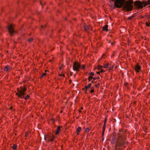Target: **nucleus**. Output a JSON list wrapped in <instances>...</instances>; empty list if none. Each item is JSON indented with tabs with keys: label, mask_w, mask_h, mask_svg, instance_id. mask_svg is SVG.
Segmentation results:
<instances>
[{
	"label": "nucleus",
	"mask_w": 150,
	"mask_h": 150,
	"mask_svg": "<svg viewBox=\"0 0 150 150\" xmlns=\"http://www.w3.org/2000/svg\"><path fill=\"white\" fill-rule=\"evenodd\" d=\"M94 91V90L93 89H92L90 91V92L91 93L93 92Z\"/></svg>",
	"instance_id": "35"
},
{
	"label": "nucleus",
	"mask_w": 150,
	"mask_h": 150,
	"mask_svg": "<svg viewBox=\"0 0 150 150\" xmlns=\"http://www.w3.org/2000/svg\"><path fill=\"white\" fill-rule=\"evenodd\" d=\"M18 90V92L16 93V95L18 96L21 98H23V96L25 95V92L26 91V89L25 88L21 87L18 90V88L17 89Z\"/></svg>",
	"instance_id": "4"
},
{
	"label": "nucleus",
	"mask_w": 150,
	"mask_h": 150,
	"mask_svg": "<svg viewBox=\"0 0 150 150\" xmlns=\"http://www.w3.org/2000/svg\"><path fill=\"white\" fill-rule=\"evenodd\" d=\"M46 74V73H42V74L41 76V77L42 78L43 76H45Z\"/></svg>",
	"instance_id": "28"
},
{
	"label": "nucleus",
	"mask_w": 150,
	"mask_h": 150,
	"mask_svg": "<svg viewBox=\"0 0 150 150\" xmlns=\"http://www.w3.org/2000/svg\"><path fill=\"white\" fill-rule=\"evenodd\" d=\"M144 6L145 7L146 5H149L150 4V0H148L146 2H143Z\"/></svg>",
	"instance_id": "10"
},
{
	"label": "nucleus",
	"mask_w": 150,
	"mask_h": 150,
	"mask_svg": "<svg viewBox=\"0 0 150 150\" xmlns=\"http://www.w3.org/2000/svg\"><path fill=\"white\" fill-rule=\"evenodd\" d=\"M93 77L91 76H90L88 78V80H89V81H91V80L93 78Z\"/></svg>",
	"instance_id": "24"
},
{
	"label": "nucleus",
	"mask_w": 150,
	"mask_h": 150,
	"mask_svg": "<svg viewBox=\"0 0 150 150\" xmlns=\"http://www.w3.org/2000/svg\"><path fill=\"white\" fill-rule=\"evenodd\" d=\"M85 93H87V92L86 91H85Z\"/></svg>",
	"instance_id": "47"
},
{
	"label": "nucleus",
	"mask_w": 150,
	"mask_h": 150,
	"mask_svg": "<svg viewBox=\"0 0 150 150\" xmlns=\"http://www.w3.org/2000/svg\"><path fill=\"white\" fill-rule=\"evenodd\" d=\"M135 70L137 72H139L141 70V67L138 64H137L135 66Z\"/></svg>",
	"instance_id": "9"
},
{
	"label": "nucleus",
	"mask_w": 150,
	"mask_h": 150,
	"mask_svg": "<svg viewBox=\"0 0 150 150\" xmlns=\"http://www.w3.org/2000/svg\"><path fill=\"white\" fill-rule=\"evenodd\" d=\"M103 58V56H102L101 57V58H100V59H99L98 60H100V59H101V58Z\"/></svg>",
	"instance_id": "42"
},
{
	"label": "nucleus",
	"mask_w": 150,
	"mask_h": 150,
	"mask_svg": "<svg viewBox=\"0 0 150 150\" xmlns=\"http://www.w3.org/2000/svg\"><path fill=\"white\" fill-rule=\"evenodd\" d=\"M91 86V84H90L88 85L85 86L84 87V88L86 89V90H87V89L90 88Z\"/></svg>",
	"instance_id": "14"
},
{
	"label": "nucleus",
	"mask_w": 150,
	"mask_h": 150,
	"mask_svg": "<svg viewBox=\"0 0 150 150\" xmlns=\"http://www.w3.org/2000/svg\"><path fill=\"white\" fill-rule=\"evenodd\" d=\"M103 67L102 66L100 65H98V70H100V69H101Z\"/></svg>",
	"instance_id": "19"
},
{
	"label": "nucleus",
	"mask_w": 150,
	"mask_h": 150,
	"mask_svg": "<svg viewBox=\"0 0 150 150\" xmlns=\"http://www.w3.org/2000/svg\"><path fill=\"white\" fill-rule=\"evenodd\" d=\"M60 131V127H58L57 129L55 134L57 135Z\"/></svg>",
	"instance_id": "11"
},
{
	"label": "nucleus",
	"mask_w": 150,
	"mask_h": 150,
	"mask_svg": "<svg viewBox=\"0 0 150 150\" xmlns=\"http://www.w3.org/2000/svg\"><path fill=\"white\" fill-rule=\"evenodd\" d=\"M43 27H44V26H43L42 25V26H41V28H43Z\"/></svg>",
	"instance_id": "45"
},
{
	"label": "nucleus",
	"mask_w": 150,
	"mask_h": 150,
	"mask_svg": "<svg viewBox=\"0 0 150 150\" xmlns=\"http://www.w3.org/2000/svg\"><path fill=\"white\" fill-rule=\"evenodd\" d=\"M83 109V108L82 107L81 108V109Z\"/></svg>",
	"instance_id": "49"
},
{
	"label": "nucleus",
	"mask_w": 150,
	"mask_h": 150,
	"mask_svg": "<svg viewBox=\"0 0 150 150\" xmlns=\"http://www.w3.org/2000/svg\"><path fill=\"white\" fill-rule=\"evenodd\" d=\"M40 4H41V5H42V3H41V2H40Z\"/></svg>",
	"instance_id": "48"
},
{
	"label": "nucleus",
	"mask_w": 150,
	"mask_h": 150,
	"mask_svg": "<svg viewBox=\"0 0 150 150\" xmlns=\"http://www.w3.org/2000/svg\"><path fill=\"white\" fill-rule=\"evenodd\" d=\"M99 84L98 83H96L95 84V86L96 88H98L99 87Z\"/></svg>",
	"instance_id": "27"
},
{
	"label": "nucleus",
	"mask_w": 150,
	"mask_h": 150,
	"mask_svg": "<svg viewBox=\"0 0 150 150\" xmlns=\"http://www.w3.org/2000/svg\"><path fill=\"white\" fill-rule=\"evenodd\" d=\"M9 68H10V67L8 65L5 66V68L4 69V71H8V70L9 69Z\"/></svg>",
	"instance_id": "13"
},
{
	"label": "nucleus",
	"mask_w": 150,
	"mask_h": 150,
	"mask_svg": "<svg viewBox=\"0 0 150 150\" xmlns=\"http://www.w3.org/2000/svg\"><path fill=\"white\" fill-rule=\"evenodd\" d=\"M89 129L88 128H87L86 129L85 131L86 132H89Z\"/></svg>",
	"instance_id": "26"
},
{
	"label": "nucleus",
	"mask_w": 150,
	"mask_h": 150,
	"mask_svg": "<svg viewBox=\"0 0 150 150\" xmlns=\"http://www.w3.org/2000/svg\"><path fill=\"white\" fill-rule=\"evenodd\" d=\"M12 148L13 149H16L17 146L16 145H13Z\"/></svg>",
	"instance_id": "21"
},
{
	"label": "nucleus",
	"mask_w": 150,
	"mask_h": 150,
	"mask_svg": "<svg viewBox=\"0 0 150 150\" xmlns=\"http://www.w3.org/2000/svg\"><path fill=\"white\" fill-rule=\"evenodd\" d=\"M114 65H112L111 67H109L108 68L109 70H112L113 68Z\"/></svg>",
	"instance_id": "20"
},
{
	"label": "nucleus",
	"mask_w": 150,
	"mask_h": 150,
	"mask_svg": "<svg viewBox=\"0 0 150 150\" xmlns=\"http://www.w3.org/2000/svg\"><path fill=\"white\" fill-rule=\"evenodd\" d=\"M126 0H116L114 2V4H112V1L114 0H111L110 1V4L111 8L112 9H115L116 7L117 8H120L123 5L124 2Z\"/></svg>",
	"instance_id": "1"
},
{
	"label": "nucleus",
	"mask_w": 150,
	"mask_h": 150,
	"mask_svg": "<svg viewBox=\"0 0 150 150\" xmlns=\"http://www.w3.org/2000/svg\"><path fill=\"white\" fill-rule=\"evenodd\" d=\"M106 125H105V123H104L103 129V131H105L106 128Z\"/></svg>",
	"instance_id": "17"
},
{
	"label": "nucleus",
	"mask_w": 150,
	"mask_h": 150,
	"mask_svg": "<svg viewBox=\"0 0 150 150\" xmlns=\"http://www.w3.org/2000/svg\"><path fill=\"white\" fill-rule=\"evenodd\" d=\"M62 67H59V69H61V68H62Z\"/></svg>",
	"instance_id": "44"
},
{
	"label": "nucleus",
	"mask_w": 150,
	"mask_h": 150,
	"mask_svg": "<svg viewBox=\"0 0 150 150\" xmlns=\"http://www.w3.org/2000/svg\"><path fill=\"white\" fill-rule=\"evenodd\" d=\"M81 127H79L77 129L76 132H77V134H79V132L81 130Z\"/></svg>",
	"instance_id": "15"
},
{
	"label": "nucleus",
	"mask_w": 150,
	"mask_h": 150,
	"mask_svg": "<svg viewBox=\"0 0 150 150\" xmlns=\"http://www.w3.org/2000/svg\"><path fill=\"white\" fill-rule=\"evenodd\" d=\"M112 140H115V138L114 136H113L112 137Z\"/></svg>",
	"instance_id": "32"
},
{
	"label": "nucleus",
	"mask_w": 150,
	"mask_h": 150,
	"mask_svg": "<svg viewBox=\"0 0 150 150\" xmlns=\"http://www.w3.org/2000/svg\"><path fill=\"white\" fill-rule=\"evenodd\" d=\"M80 67V64L77 62H75L73 65V69L74 71H78Z\"/></svg>",
	"instance_id": "7"
},
{
	"label": "nucleus",
	"mask_w": 150,
	"mask_h": 150,
	"mask_svg": "<svg viewBox=\"0 0 150 150\" xmlns=\"http://www.w3.org/2000/svg\"><path fill=\"white\" fill-rule=\"evenodd\" d=\"M146 25L148 27L150 26V22H146L145 23Z\"/></svg>",
	"instance_id": "18"
},
{
	"label": "nucleus",
	"mask_w": 150,
	"mask_h": 150,
	"mask_svg": "<svg viewBox=\"0 0 150 150\" xmlns=\"http://www.w3.org/2000/svg\"><path fill=\"white\" fill-rule=\"evenodd\" d=\"M8 28L11 36L13 34L15 33L13 25L11 24H10L8 26Z\"/></svg>",
	"instance_id": "8"
},
{
	"label": "nucleus",
	"mask_w": 150,
	"mask_h": 150,
	"mask_svg": "<svg viewBox=\"0 0 150 150\" xmlns=\"http://www.w3.org/2000/svg\"><path fill=\"white\" fill-rule=\"evenodd\" d=\"M84 28L85 30H86V31H87L89 28L88 27L87 25L85 26Z\"/></svg>",
	"instance_id": "22"
},
{
	"label": "nucleus",
	"mask_w": 150,
	"mask_h": 150,
	"mask_svg": "<svg viewBox=\"0 0 150 150\" xmlns=\"http://www.w3.org/2000/svg\"><path fill=\"white\" fill-rule=\"evenodd\" d=\"M100 73V71H98L97 72V74H99Z\"/></svg>",
	"instance_id": "41"
},
{
	"label": "nucleus",
	"mask_w": 150,
	"mask_h": 150,
	"mask_svg": "<svg viewBox=\"0 0 150 150\" xmlns=\"http://www.w3.org/2000/svg\"><path fill=\"white\" fill-rule=\"evenodd\" d=\"M79 112H81V110H80V111H79Z\"/></svg>",
	"instance_id": "50"
},
{
	"label": "nucleus",
	"mask_w": 150,
	"mask_h": 150,
	"mask_svg": "<svg viewBox=\"0 0 150 150\" xmlns=\"http://www.w3.org/2000/svg\"><path fill=\"white\" fill-rule=\"evenodd\" d=\"M29 98V96L28 95H27L26 97H25L24 98L25 99L27 100Z\"/></svg>",
	"instance_id": "25"
},
{
	"label": "nucleus",
	"mask_w": 150,
	"mask_h": 150,
	"mask_svg": "<svg viewBox=\"0 0 150 150\" xmlns=\"http://www.w3.org/2000/svg\"><path fill=\"white\" fill-rule=\"evenodd\" d=\"M28 133H26L25 134V136L26 137H27L28 136Z\"/></svg>",
	"instance_id": "40"
},
{
	"label": "nucleus",
	"mask_w": 150,
	"mask_h": 150,
	"mask_svg": "<svg viewBox=\"0 0 150 150\" xmlns=\"http://www.w3.org/2000/svg\"><path fill=\"white\" fill-rule=\"evenodd\" d=\"M104 132L105 131H104L103 130V132H102V136H103L104 135Z\"/></svg>",
	"instance_id": "38"
},
{
	"label": "nucleus",
	"mask_w": 150,
	"mask_h": 150,
	"mask_svg": "<svg viewBox=\"0 0 150 150\" xmlns=\"http://www.w3.org/2000/svg\"><path fill=\"white\" fill-rule=\"evenodd\" d=\"M103 30L106 31H108V25H106L103 27Z\"/></svg>",
	"instance_id": "12"
},
{
	"label": "nucleus",
	"mask_w": 150,
	"mask_h": 150,
	"mask_svg": "<svg viewBox=\"0 0 150 150\" xmlns=\"http://www.w3.org/2000/svg\"><path fill=\"white\" fill-rule=\"evenodd\" d=\"M105 71H104L103 69H101L100 71V72L103 73Z\"/></svg>",
	"instance_id": "34"
},
{
	"label": "nucleus",
	"mask_w": 150,
	"mask_h": 150,
	"mask_svg": "<svg viewBox=\"0 0 150 150\" xmlns=\"http://www.w3.org/2000/svg\"><path fill=\"white\" fill-rule=\"evenodd\" d=\"M107 120L106 119H105L104 123H105V125H106Z\"/></svg>",
	"instance_id": "39"
},
{
	"label": "nucleus",
	"mask_w": 150,
	"mask_h": 150,
	"mask_svg": "<svg viewBox=\"0 0 150 150\" xmlns=\"http://www.w3.org/2000/svg\"><path fill=\"white\" fill-rule=\"evenodd\" d=\"M54 137L52 135H47L45 137L44 139L46 142H52L53 140Z\"/></svg>",
	"instance_id": "6"
},
{
	"label": "nucleus",
	"mask_w": 150,
	"mask_h": 150,
	"mask_svg": "<svg viewBox=\"0 0 150 150\" xmlns=\"http://www.w3.org/2000/svg\"><path fill=\"white\" fill-rule=\"evenodd\" d=\"M144 1L142 2L139 1H136L134 2V6L138 9L142 8L144 6Z\"/></svg>",
	"instance_id": "5"
},
{
	"label": "nucleus",
	"mask_w": 150,
	"mask_h": 150,
	"mask_svg": "<svg viewBox=\"0 0 150 150\" xmlns=\"http://www.w3.org/2000/svg\"><path fill=\"white\" fill-rule=\"evenodd\" d=\"M133 16H131V17H129L128 18V19H131V18H133Z\"/></svg>",
	"instance_id": "36"
},
{
	"label": "nucleus",
	"mask_w": 150,
	"mask_h": 150,
	"mask_svg": "<svg viewBox=\"0 0 150 150\" xmlns=\"http://www.w3.org/2000/svg\"><path fill=\"white\" fill-rule=\"evenodd\" d=\"M133 0H128L126 1L124 5L125 9L127 11H131L133 7Z\"/></svg>",
	"instance_id": "2"
},
{
	"label": "nucleus",
	"mask_w": 150,
	"mask_h": 150,
	"mask_svg": "<svg viewBox=\"0 0 150 150\" xmlns=\"http://www.w3.org/2000/svg\"><path fill=\"white\" fill-rule=\"evenodd\" d=\"M60 76H62L63 77H64V74H60L59 75Z\"/></svg>",
	"instance_id": "31"
},
{
	"label": "nucleus",
	"mask_w": 150,
	"mask_h": 150,
	"mask_svg": "<svg viewBox=\"0 0 150 150\" xmlns=\"http://www.w3.org/2000/svg\"><path fill=\"white\" fill-rule=\"evenodd\" d=\"M111 45H114V43H111Z\"/></svg>",
	"instance_id": "43"
},
{
	"label": "nucleus",
	"mask_w": 150,
	"mask_h": 150,
	"mask_svg": "<svg viewBox=\"0 0 150 150\" xmlns=\"http://www.w3.org/2000/svg\"><path fill=\"white\" fill-rule=\"evenodd\" d=\"M33 41V38H32L28 39V41L30 42H32Z\"/></svg>",
	"instance_id": "23"
},
{
	"label": "nucleus",
	"mask_w": 150,
	"mask_h": 150,
	"mask_svg": "<svg viewBox=\"0 0 150 150\" xmlns=\"http://www.w3.org/2000/svg\"><path fill=\"white\" fill-rule=\"evenodd\" d=\"M109 64H106L104 65V67L105 68H108V69L109 68Z\"/></svg>",
	"instance_id": "16"
},
{
	"label": "nucleus",
	"mask_w": 150,
	"mask_h": 150,
	"mask_svg": "<svg viewBox=\"0 0 150 150\" xmlns=\"http://www.w3.org/2000/svg\"><path fill=\"white\" fill-rule=\"evenodd\" d=\"M149 17H150V15H149Z\"/></svg>",
	"instance_id": "51"
},
{
	"label": "nucleus",
	"mask_w": 150,
	"mask_h": 150,
	"mask_svg": "<svg viewBox=\"0 0 150 150\" xmlns=\"http://www.w3.org/2000/svg\"><path fill=\"white\" fill-rule=\"evenodd\" d=\"M126 144L125 142H124V138L122 136H120L117 139L116 143V147L125 146Z\"/></svg>",
	"instance_id": "3"
},
{
	"label": "nucleus",
	"mask_w": 150,
	"mask_h": 150,
	"mask_svg": "<svg viewBox=\"0 0 150 150\" xmlns=\"http://www.w3.org/2000/svg\"><path fill=\"white\" fill-rule=\"evenodd\" d=\"M96 79H96V78H95V77H94V78H93V81H92V83H93V81H94V80H96Z\"/></svg>",
	"instance_id": "33"
},
{
	"label": "nucleus",
	"mask_w": 150,
	"mask_h": 150,
	"mask_svg": "<svg viewBox=\"0 0 150 150\" xmlns=\"http://www.w3.org/2000/svg\"><path fill=\"white\" fill-rule=\"evenodd\" d=\"M85 67V66L84 65H83L82 67V68L83 69H84Z\"/></svg>",
	"instance_id": "37"
},
{
	"label": "nucleus",
	"mask_w": 150,
	"mask_h": 150,
	"mask_svg": "<svg viewBox=\"0 0 150 150\" xmlns=\"http://www.w3.org/2000/svg\"><path fill=\"white\" fill-rule=\"evenodd\" d=\"M115 140H112V139H111V142L112 144H114L115 143Z\"/></svg>",
	"instance_id": "29"
},
{
	"label": "nucleus",
	"mask_w": 150,
	"mask_h": 150,
	"mask_svg": "<svg viewBox=\"0 0 150 150\" xmlns=\"http://www.w3.org/2000/svg\"><path fill=\"white\" fill-rule=\"evenodd\" d=\"M90 75L91 76H93L94 75V73L93 72H92L90 73Z\"/></svg>",
	"instance_id": "30"
},
{
	"label": "nucleus",
	"mask_w": 150,
	"mask_h": 150,
	"mask_svg": "<svg viewBox=\"0 0 150 150\" xmlns=\"http://www.w3.org/2000/svg\"><path fill=\"white\" fill-rule=\"evenodd\" d=\"M97 79H99V77H98V78H96Z\"/></svg>",
	"instance_id": "46"
}]
</instances>
